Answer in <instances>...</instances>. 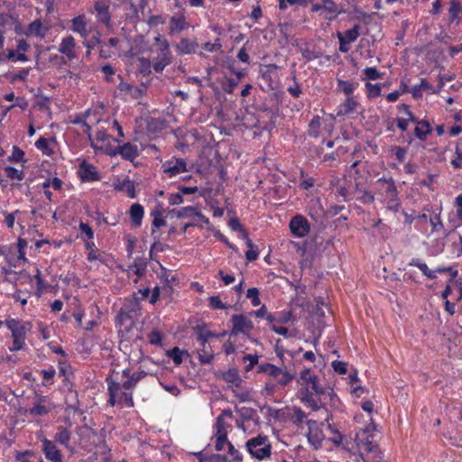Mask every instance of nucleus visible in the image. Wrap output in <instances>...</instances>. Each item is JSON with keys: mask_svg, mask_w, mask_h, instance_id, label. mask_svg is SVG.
Returning <instances> with one entry per match:
<instances>
[{"mask_svg": "<svg viewBox=\"0 0 462 462\" xmlns=\"http://www.w3.org/2000/svg\"><path fill=\"white\" fill-rule=\"evenodd\" d=\"M130 217L135 226H140L143 217V208L138 204H133L130 208Z\"/></svg>", "mask_w": 462, "mask_h": 462, "instance_id": "obj_30", "label": "nucleus"}, {"mask_svg": "<svg viewBox=\"0 0 462 462\" xmlns=\"http://www.w3.org/2000/svg\"><path fill=\"white\" fill-rule=\"evenodd\" d=\"M118 153L126 160L133 161L138 156V149L136 145L126 143L118 147Z\"/></svg>", "mask_w": 462, "mask_h": 462, "instance_id": "obj_24", "label": "nucleus"}, {"mask_svg": "<svg viewBox=\"0 0 462 462\" xmlns=\"http://www.w3.org/2000/svg\"><path fill=\"white\" fill-rule=\"evenodd\" d=\"M194 332L197 336V340L199 346L208 345V341L210 337H217L219 335L213 333L212 331L206 328L205 326L198 325L194 327Z\"/></svg>", "mask_w": 462, "mask_h": 462, "instance_id": "obj_19", "label": "nucleus"}, {"mask_svg": "<svg viewBox=\"0 0 462 462\" xmlns=\"http://www.w3.org/2000/svg\"><path fill=\"white\" fill-rule=\"evenodd\" d=\"M216 429L217 432L215 434L216 437V446L215 448L217 451H220L224 448L225 444L227 442V432L226 430V424L224 419L221 416L217 418L216 421Z\"/></svg>", "mask_w": 462, "mask_h": 462, "instance_id": "obj_14", "label": "nucleus"}, {"mask_svg": "<svg viewBox=\"0 0 462 462\" xmlns=\"http://www.w3.org/2000/svg\"><path fill=\"white\" fill-rule=\"evenodd\" d=\"M306 418H307V415L301 409H300V408L293 409V413L291 415V421L295 425L301 424Z\"/></svg>", "mask_w": 462, "mask_h": 462, "instance_id": "obj_43", "label": "nucleus"}, {"mask_svg": "<svg viewBox=\"0 0 462 462\" xmlns=\"http://www.w3.org/2000/svg\"><path fill=\"white\" fill-rule=\"evenodd\" d=\"M249 453L255 458L262 460L271 455V444L266 436H257L246 442Z\"/></svg>", "mask_w": 462, "mask_h": 462, "instance_id": "obj_2", "label": "nucleus"}, {"mask_svg": "<svg viewBox=\"0 0 462 462\" xmlns=\"http://www.w3.org/2000/svg\"><path fill=\"white\" fill-rule=\"evenodd\" d=\"M408 266L410 268L411 267H417L422 273L423 276L427 278H433V271L428 267V265L422 262L420 259H412Z\"/></svg>", "mask_w": 462, "mask_h": 462, "instance_id": "obj_31", "label": "nucleus"}, {"mask_svg": "<svg viewBox=\"0 0 462 462\" xmlns=\"http://www.w3.org/2000/svg\"><path fill=\"white\" fill-rule=\"evenodd\" d=\"M167 356L171 357L176 365H180L183 361V356H189V353L185 350H180L178 346L167 351Z\"/></svg>", "mask_w": 462, "mask_h": 462, "instance_id": "obj_33", "label": "nucleus"}, {"mask_svg": "<svg viewBox=\"0 0 462 462\" xmlns=\"http://www.w3.org/2000/svg\"><path fill=\"white\" fill-rule=\"evenodd\" d=\"M140 310L139 299L136 296H133L131 299H126L124 306L120 309V315L133 317L137 314Z\"/></svg>", "mask_w": 462, "mask_h": 462, "instance_id": "obj_17", "label": "nucleus"}, {"mask_svg": "<svg viewBox=\"0 0 462 462\" xmlns=\"http://www.w3.org/2000/svg\"><path fill=\"white\" fill-rule=\"evenodd\" d=\"M48 32V27L44 26L41 20L32 22L27 29V35L43 38Z\"/></svg>", "mask_w": 462, "mask_h": 462, "instance_id": "obj_22", "label": "nucleus"}, {"mask_svg": "<svg viewBox=\"0 0 462 462\" xmlns=\"http://www.w3.org/2000/svg\"><path fill=\"white\" fill-rule=\"evenodd\" d=\"M208 302L210 307L216 310H223L226 309V305L220 300L218 296H211L208 298Z\"/></svg>", "mask_w": 462, "mask_h": 462, "instance_id": "obj_51", "label": "nucleus"}, {"mask_svg": "<svg viewBox=\"0 0 462 462\" xmlns=\"http://www.w3.org/2000/svg\"><path fill=\"white\" fill-rule=\"evenodd\" d=\"M367 79L375 80L381 78L382 74L375 68H366L364 70Z\"/></svg>", "mask_w": 462, "mask_h": 462, "instance_id": "obj_57", "label": "nucleus"}, {"mask_svg": "<svg viewBox=\"0 0 462 462\" xmlns=\"http://www.w3.org/2000/svg\"><path fill=\"white\" fill-rule=\"evenodd\" d=\"M121 388H123L122 384L117 382L113 381L112 379L108 382V393L112 394H118Z\"/></svg>", "mask_w": 462, "mask_h": 462, "instance_id": "obj_63", "label": "nucleus"}, {"mask_svg": "<svg viewBox=\"0 0 462 462\" xmlns=\"http://www.w3.org/2000/svg\"><path fill=\"white\" fill-rule=\"evenodd\" d=\"M238 84V80L233 79H226L225 82L222 83V88L226 93H233Z\"/></svg>", "mask_w": 462, "mask_h": 462, "instance_id": "obj_47", "label": "nucleus"}, {"mask_svg": "<svg viewBox=\"0 0 462 462\" xmlns=\"http://www.w3.org/2000/svg\"><path fill=\"white\" fill-rule=\"evenodd\" d=\"M284 371V367H278L271 363H263L258 366V372L263 373L268 376L275 379Z\"/></svg>", "mask_w": 462, "mask_h": 462, "instance_id": "obj_23", "label": "nucleus"}, {"mask_svg": "<svg viewBox=\"0 0 462 462\" xmlns=\"http://www.w3.org/2000/svg\"><path fill=\"white\" fill-rule=\"evenodd\" d=\"M357 103L353 99V98H350V97H347L346 100L345 101V103H343L341 106H340V108L337 114V116H346L347 114H352V113H360L359 111H357Z\"/></svg>", "mask_w": 462, "mask_h": 462, "instance_id": "obj_28", "label": "nucleus"}, {"mask_svg": "<svg viewBox=\"0 0 462 462\" xmlns=\"http://www.w3.org/2000/svg\"><path fill=\"white\" fill-rule=\"evenodd\" d=\"M79 230H80L81 234L86 235L88 239L94 238V232L88 224L80 222L79 223Z\"/></svg>", "mask_w": 462, "mask_h": 462, "instance_id": "obj_58", "label": "nucleus"}, {"mask_svg": "<svg viewBox=\"0 0 462 462\" xmlns=\"http://www.w3.org/2000/svg\"><path fill=\"white\" fill-rule=\"evenodd\" d=\"M148 338L149 342L152 345H160L162 340V334L159 330H152L149 334Z\"/></svg>", "mask_w": 462, "mask_h": 462, "instance_id": "obj_55", "label": "nucleus"}, {"mask_svg": "<svg viewBox=\"0 0 462 462\" xmlns=\"http://www.w3.org/2000/svg\"><path fill=\"white\" fill-rule=\"evenodd\" d=\"M259 356L257 355H246L244 360H248L249 364L245 366V371L249 372L258 363Z\"/></svg>", "mask_w": 462, "mask_h": 462, "instance_id": "obj_59", "label": "nucleus"}, {"mask_svg": "<svg viewBox=\"0 0 462 462\" xmlns=\"http://www.w3.org/2000/svg\"><path fill=\"white\" fill-rule=\"evenodd\" d=\"M6 58L13 61H23L25 62L28 60L27 56L24 53L16 54L14 51L10 50L6 55Z\"/></svg>", "mask_w": 462, "mask_h": 462, "instance_id": "obj_49", "label": "nucleus"}, {"mask_svg": "<svg viewBox=\"0 0 462 462\" xmlns=\"http://www.w3.org/2000/svg\"><path fill=\"white\" fill-rule=\"evenodd\" d=\"M360 26L355 25L353 28L346 30L344 32H341V37H343V40H345L346 42H354L356 41V39L360 35Z\"/></svg>", "mask_w": 462, "mask_h": 462, "instance_id": "obj_38", "label": "nucleus"}, {"mask_svg": "<svg viewBox=\"0 0 462 462\" xmlns=\"http://www.w3.org/2000/svg\"><path fill=\"white\" fill-rule=\"evenodd\" d=\"M144 375L145 373L143 372L133 374L125 382L122 383L123 388L126 390L133 388L136 383L139 382Z\"/></svg>", "mask_w": 462, "mask_h": 462, "instance_id": "obj_41", "label": "nucleus"}, {"mask_svg": "<svg viewBox=\"0 0 462 462\" xmlns=\"http://www.w3.org/2000/svg\"><path fill=\"white\" fill-rule=\"evenodd\" d=\"M174 214L177 217H184L187 215H196L199 216L200 214L196 211V208L193 207H183L178 210H173Z\"/></svg>", "mask_w": 462, "mask_h": 462, "instance_id": "obj_44", "label": "nucleus"}, {"mask_svg": "<svg viewBox=\"0 0 462 462\" xmlns=\"http://www.w3.org/2000/svg\"><path fill=\"white\" fill-rule=\"evenodd\" d=\"M245 240L247 247L249 248L248 251L245 253L246 260L248 262L255 261L259 255L258 250L255 248L252 240L248 237L246 234H245Z\"/></svg>", "mask_w": 462, "mask_h": 462, "instance_id": "obj_35", "label": "nucleus"}, {"mask_svg": "<svg viewBox=\"0 0 462 462\" xmlns=\"http://www.w3.org/2000/svg\"><path fill=\"white\" fill-rule=\"evenodd\" d=\"M301 394V401L307 403L310 407L312 408L314 411L319 410V405L313 398V392L310 391L308 389H305L303 392L300 393Z\"/></svg>", "mask_w": 462, "mask_h": 462, "instance_id": "obj_37", "label": "nucleus"}, {"mask_svg": "<svg viewBox=\"0 0 462 462\" xmlns=\"http://www.w3.org/2000/svg\"><path fill=\"white\" fill-rule=\"evenodd\" d=\"M146 124L150 131H157L159 129H162V126H159L158 125H162L161 122L155 117H146Z\"/></svg>", "mask_w": 462, "mask_h": 462, "instance_id": "obj_62", "label": "nucleus"}, {"mask_svg": "<svg viewBox=\"0 0 462 462\" xmlns=\"http://www.w3.org/2000/svg\"><path fill=\"white\" fill-rule=\"evenodd\" d=\"M53 408V404L46 396H37L36 402L33 407L28 410V413L32 416H43L52 411Z\"/></svg>", "mask_w": 462, "mask_h": 462, "instance_id": "obj_11", "label": "nucleus"}, {"mask_svg": "<svg viewBox=\"0 0 462 462\" xmlns=\"http://www.w3.org/2000/svg\"><path fill=\"white\" fill-rule=\"evenodd\" d=\"M234 395L241 402H248L253 401V391L250 388L245 387L242 383H239L237 386H234L231 388Z\"/></svg>", "mask_w": 462, "mask_h": 462, "instance_id": "obj_21", "label": "nucleus"}, {"mask_svg": "<svg viewBox=\"0 0 462 462\" xmlns=\"http://www.w3.org/2000/svg\"><path fill=\"white\" fill-rule=\"evenodd\" d=\"M221 377L224 381L230 383L229 388H233L243 383V379L236 369H229L228 371L223 372Z\"/></svg>", "mask_w": 462, "mask_h": 462, "instance_id": "obj_26", "label": "nucleus"}, {"mask_svg": "<svg viewBox=\"0 0 462 462\" xmlns=\"http://www.w3.org/2000/svg\"><path fill=\"white\" fill-rule=\"evenodd\" d=\"M70 432L67 428L63 426H60L57 429V432L54 435V442H58L60 445L64 446L66 448L71 449L70 445Z\"/></svg>", "mask_w": 462, "mask_h": 462, "instance_id": "obj_20", "label": "nucleus"}, {"mask_svg": "<svg viewBox=\"0 0 462 462\" xmlns=\"http://www.w3.org/2000/svg\"><path fill=\"white\" fill-rule=\"evenodd\" d=\"M439 85L440 87L444 86L445 82H450L455 79V75L453 73H441V71L439 72Z\"/></svg>", "mask_w": 462, "mask_h": 462, "instance_id": "obj_64", "label": "nucleus"}, {"mask_svg": "<svg viewBox=\"0 0 462 462\" xmlns=\"http://www.w3.org/2000/svg\"><path fill=\"white\" fill-rule=\"evenodd\" d=\"M287 4L291 5H300L306 6L310 4V0H279V7L281 10H284L287 8Z\"/></svg>", "mask_w": 462, "mask_h": 462, "instance_id": "obj_45", "label": "nucleus"}, {"mask_svg": "<svg viewBox=\"0 0 462 462\" xmlns=\"http://www.w3.org/2000/svg\"><path fill=\"white\" fill-rule=\"evenodd\" d=\"M299 383L318 395L324 393L323 388L318 383V376L313 374L310 369H304L300 372Z\"/></svg>", "mask_w": 462, "mask_h": 462, "instance_id": "obj_8", "label": "nucleus"}, {"mask_svg": "<svg viewBox=\"0 0 462 462\" xmlns=\"http://www.w3.org/2000/svg\"><path fill=\"white\" fill-rule=\"evenodd\" d=\"M246 297L251 300L254 306H259L261 304L259 299V291L256 288H250L247 290Z\"/></svg>", "mask_w": 462, "mask_h": 462, "instance_id": "obj_46", "label": "nucleus"}, {"mask_svg": "<svg viewBox=\"0 0 462 462\" xmlns=\"http://www.w3.org/2000/svg\"><path fill=\"white\" fill-rule=\"evenodd\" d=\"M294 378L295 374L289 371L287 367L284 366L282 374H281L278 378H275L276 384L280 387H286Z\"/></svg>", "mask_w": 462, "mask_h": 462, "instance_id": "obj_34", "label": "nucleus"}, {"mask_svg": "<svg viewBox=\"0 0 462 462\" xmlns=\"http://www.w3.org/2000/svg\"><path fill=\"white\" fill-rule=\"evenodd\" d=\"M290 228L292 235L300 238L306 236L310 230L307 218L300 215H297L291 218Z\"/></svg>", "mask_w": 462, "mask_h": 462, "instance_id": "obj_10", "label": "nucleus"}, {"mask_svg": "<svg viewBox=\"0 0 462 462\" xmlns=\"http://www.w3.org/2000/svg\"><path fill=\"white\" fill-rule=\"evenodd\" d=\"M346 366H347L346 363L342 362V361L332 362L333 369L339 374H345L346 373V371H347Z\"/></svg>", "mask_w": 462, "mask_h": 462, "instance_id": "obj_60", "label": "nucleus"}, {"mask_svg": "<svg viewBox=\"0 0 462 462\" xmlns=\"http://www.w3.org/2000/svg\"><path fill=\"white\" fill-rule=\"evenodd\" d=\"M156 41L160 42V51L153 60L152 68L156 72H162L166 66L171 63V55L169 42L166 40L157 37Z\"/></svg>", "mask_w": 462, "mask_h": 462, "instance_id": "obj_3", "label": "nucleus"}, {"mask_svg": "<svg viewBox=\"0 0 462 462\" xmlns=\"http://www.w3.org/2000/svg\"><path fill=\"white\" fill-rule=\"evenodd\" d=\"M367 95L369 97H375L381 95V86L378 84H366Z\"/></svg>", "mask_w": 462, "mask_h": 462, "instance_id": "obj_48", "label": "nucleus"}, {"mask_svg": "<svg viewBox=\"0 0 462 462\" xmlns=\"http://www.w3.org/2000/svg\"><path fill=\"white\" fill-rule=\"evenodd\" d=\"M42 446L47 460L51 462H63L61 452L54 441L45 439L42 441Z\"/></svg>", "mask_w": 462, "mask_h": 462, "instance_id": "obj_12", "label": "nucleus"}, {"mask_svg": "<svg viewBox=\"0 0 462 462\" xmlns=\"http://www.w3.org/2000/svg\"><path fill=\"white\" fill-rule=\"evenodd\" d=\"M227 446H228V453L232 457V459L235 462H242L243 457H242L241 454L239 453V451L237 449H236L235 447L230 442H227Z\"/></svg>", "mask_w": 462, "mask_h": 462, "instance_id": "obj_54", "label": "nucleus"}, {"mask_svg": "<svg viewBox=\"0 0 462 462\" xmlns=\"http://www.w3.org/2000/svg\"><path fill=\"white\" fill-rule=\"evenodd\" d=\"M338 87L343 92L349 96L354 90L353 84L349 81L338 80Z\"/></svg>", "mask_w": 462, "mask_h": 462, "instance_id": "obj_56", "label": "nucleus"}, {"mask_svg": "<svg viewBox=\"0 0 462 462\" xmlns=\"http://www.w3.org/2000/svg\"><path fill=\"white\" fill-rule=\"evenodd\" d=\"M75 40L72 36H68L62 39L59 47V51L64 54L69 60H73L76 57L75 52Z\"/></svg>", "mask_w": 462, "mask_h": 462, "instance_id": "obj_18", "label": "nucleus"}, {"mask_svg": "<svg viewBox=\"0 0 462 462\" xmlns=\"http://www.w3.org/2000/svg\"><path fill=\"white\" fill-rule=\"evenodd\" d=\"M449 23L458 24L462 21V4L458 0H451L448 10Z\"/></svg>", "mask_w": 462, "mask_h": 462, "instance_id": "obj_16", "label": "nucleus"}, {"mask_svg": "<svg viewBox=\"0 0 462 462\" xmlns=\"http://www.w3.org/2000/svg\"><path fill=\"white\" fill-rule=\"evenodd\" d=\"M448 272L450 275V279L448 281V283L447 284L445 290L442 292V298L447 299L448 295L456 293V297L457 300H462V281L455 280V276L457 275V272L454 271L452 268L448 269H441L439 268L435 270V272L443 273V272Z\"/></svg>", "mask_w": 462, "mask_h": 462, "instance_id": "obj_5", "label": "nucleus"}, {"mask_svg": "<svg viewBox=\"0 0 462 462\" xmlns=\"http://www.w3.org/2000/svg\"><path fill=\"white\" fill-rule=\"evenodd\" d=\"M430 88V84L426 81V79H420V83L418 84V85H415L411 92L412 94V97L415 98V99H418L420 97H422V92L423 90L425 89H429Z\"/></svg>", "mask_w": 462, "mask_h": 462, "instance_id": "obj_40", "label": "nucleus"}, {"mask_svg": "<svg viewBox=\"0 0 462 462\" xmlns=\"http://www.w3.org/2000/svg\"><path fill=\"white\" fill-rule=\"evenodd\" d=\"M199 360L201 364H210L214 358V353L209 345H202L198 349Z\"/></svg>", "mask_w": 462, "mask_h": 462, "instance_id": "obj_27", "label": "nucleus"}, {"mask_svg": "<svg viewBox=\"0 0 462 462\" xmlns=\"http://www.w3.org/2000/svg\"><path fill=\"white\" fill-rule=\"evenodd\" d=\"M79 175L82 181H97L100 179L97 168L85 161L79 164Z\"/></svg>", "mask_w": 462, "mask_h": 462, "instance_id": "obj_15", "label": "nucleus"}, {"mask_svg": "<svg viewBox=\"0 0 462 462\" xmlns=\"http://www.w3.org/2000/svg\"><path fill=\"white\" fill-rule=\"evenodd\" d=\"M94 8L97 13L98 21L105 24H107L110 22L108 6L102 2H96Z\"/></svg>", "mask_w": 462, "mask_h": 462, "instance_id": "obj_29", "label": "nucleus"}, {"mask_svg": "<svg viewBox=\"0 0 462 462\" xmlns=\"http://www.w3.org/2000/svg\"><path fill=\"white\" fill-rule=\"evenodd\" d=\"M199 44L187 38H183L177 45V50L180 54L196 53Z\"/></svg>", "mask_w": 462, "mask_h": 462, "instance_id": "obj_25", "label": "nucleus"}, {"mask_svg": "<svg viewBox=\"0 0 462 462\" xmlns=\"http://www.w3.org/2000/svg\"><path fill=\"white\" fill-rule=\"evenodd\" d=\"M333 119L334 117H313L309 124V134L314 137L322 133L330 134L334 127Z\"/></svg>", "mask_w": 462, "mask_h": 462, "instance_id": "obj_4", "label": "nucleus"}, {"mask_svg": "<svg viewBox=\"0 0 462 462\" xmlns=\"http://www.w3.org/2000/svg\"><path fill=\"white\" fill-rule=\"evenodd\" d=\"M186 24L185 17L182 15L172 16L170 21V32H180L184 30Z\"/></svg>", "mask_w": 462, "mask_h": 462, "instance_id": "obj_32", "label": "nucleus"}, {"mask_svg": "<svg viewBox=\"0 0 462 462\" xmlns=\"http://www.w3.org/2000/svg\"><path fill=\"white\" fill-rule=\"evenodd\" d=\"M378 181L382 185L381 190L383 195L385 197V199L388 200V208L396 210L399 203L394 181L392 179L387 180L384 178L379 179Z\"/></svg>", "mask_w": 462, "mask_h": 462, "instance_id": "obj_6", "label": "nucleus"}, {"mask_svg": "<svg viewBox=\"0 0 462 462\" xmlns=\"http://www.w3.org/2000/svg\"><path fill=\"white\" fill-rule=\"evenodd\" d=\"M231 321L233 328L230 336H236L239 333L246 334L254 328L253 322L244 315H233Z\"/></svg>", "mask_w": 462, "mask_h": 462, "instance_id": "obj_9", "label": "nucleus"}, {"mask_svg": "<svg viewBox=\"0 0 462 462\" xmlns=\"http://www.w3.org/2000/svg\"><path fill=\"white\" fill-rule=\"evenodd\" d=\"M221 44L219 39H217L214 43L211 42H205L203 44V49L206 51L214 52L221 50Z\"/></svg>", "mask_w": 462, "mask_h": 462, "instance_id": "obj_52", "label": "nucleus"}, {"mask_svg": "<svg viewBox=\"0 0 462 462\" xmlns=\"http://www.w3.org/2000/svg\"><path fill=\"white\" fill-rule=\"evenodd\" d=\"M163 171L169 177L187 171V163L182 159H172L163 163Z\"/></svg>", "mask_w": 462, "mask_h": 462, "instance_id": "obj_13", "label": "nucleus"}, {"mask_svg": "<svg viewBox=\"0 0 462 462\" xmlns=\"http://www.w3.org/2000/svg\"><path fill=\"white\" fill-rule=\"evenodd\" d=\"M430 133V125L426 121L418 122L415 127V134L420 139H424Z\"/></svg>", "mask_w": 462, "mask_h": 462, "instance_id": "obj_39", "label": "nucleus"}, {"mask_svg": "<svg viewBox=\"0 0 462 462\" xmlns=\"http://www.w3.org/2000/svg\"><path fill=\"white\" fill-rule=\"evenodd\" d=\"M357 198L362 201L364 204L372 203L374 201V196L371 192H369L366 189L360 190V194L357 195Z\"/></svg>", "mask_w": 462, "mask_h": 462, "instance_id": "obj_53", "label": "nucleus"}, {"mask_svg": "<svg viewBox=\"0 0 462 462\" xmlns=\"http://www.w3.org/2000/svg\"><path fill=\"white\" fill-rule=\"evenodd\" d=\"M5 171L6 176L11 180H22L24 178L23 172L14 167L8 166L5 169Z\"/></svg>", "mask_w": 462, "mask_h": 462, "instance_id": "obj_42", "label": "nucleus"}, {"mask_svg": "<svg viewBox=\"0 0 462 462\" xmlns=\"http://www.w3.org/2000/svg\"><path fill=\"white\" fill-rule=\"evenodd\" d=\"M152 215L153 216V220H152L153 226L159 228L161 226H165L166 222L163 219L162 213L159 210L153 211L152 213Z\"/></svg>", "mask_w": 462, "mask_h": 462, "instance_id": "obj_50", "label": "nucleus"}, {"mask_svg": "<svg viewBox=\"0 0 462 462\" xmlns=\"http://www.w3.org/2000/svg\"><path fill=\"white\" fill-rule=\"evenodd\" d=\"M310 4L312 13L328 21H333L345 13L342 5L336 4L333 0H310Z\"/></svg>", "mask_w": 462, "mask_h": 462, "instance_id": "obj_1", "label": "nucleus"}, {"mask_svg": "<svg viewBox=\"0 0 462 462\" xmlns=\"http://www.w3.org/2000/svg\"><path fill=\"white\" fill-rule=\"evenodd\" d=\"M72 26L74 32H79L83 38H87V25L82 17L78 16L74 18L72 21Z\"/></svg>", "mask_w": 462, "mask_h": 462, "instance_id": "obj_36", "label": "nucleus"}, {"mask_svg": "<svg viewBox=\"0 0 462 462\" xmlns=\"http://www.w3.org/2000/svg\"><path fill=\"white\" fill-rule=\"evenodd\" d=\"M24 345V337L15 336L14 337L13 345L10 346L11 351H16L23 348Z\"/></svg>", "mask_w": 462, "mask_h": 462, "instance_id": "obj_61", "label": "nucleus"}, {"mask_svg": "<svg viewBox=\"0 0 462 462\" xmlns=\"http://www.w3.org/2000/svg\"><path fill=\"white\" fill-rule=\"evenodd\" d=\"M309 431L307 433L308 440L310 444L318 449L325 438V435L321 430L324 423H319L316 420H309L307 421Z\"/></svg>", "mask_w": 462, "mask_h": 462, "instance_id": "obj_7", "label": "nucleus"}]
</instances>
